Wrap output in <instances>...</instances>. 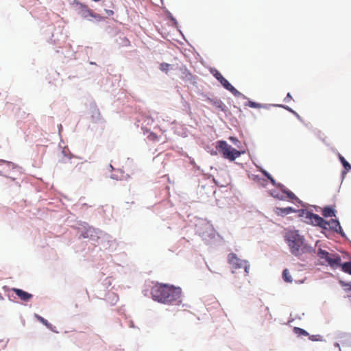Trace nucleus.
<instances>
[{"label":"nucleus","instance_id":"f257e3e1","mask_svg":"<svg viewBox=\"0 0 351 351\" xmlns=\"http://www.w3.org/2000/svg\"><path fill=\"white\" fill-rule=\"evenodd\" d=\"M154 300L165 304L179 305L181 302L182 290L167 284L156 283L151 289Z\"/></svg>","mask_w":351,"mask_h":351},{"label":"nucleus","instance_id":"f03ea898","mask_svg":"<svg viewBox=\"0 0 351 351\" xmlns=\"http://www.w3.org/2000/svg\"><path fill=\"white\" fill-rule=\"evenodd\" d=\"M285 241L287 243L291 253L295 256L311 251V247L304 243L303 237L297 230L287 232L285 235Z\"/></svg>","mask_w":351,"mask_h":351},{"label":"nucleus","instance_id":"7ed1b4c3","mask_svg":"<svg viewBox=\"0 0 351 351\" xmlns=\"http://www.w3.org/2000/svg\"><path fill=\"white\" fill-rule=\"evenodd\" d=\"M227 261L230 265V269L233 274H236L238 270L243 269L244 270V276L249 275L250 265L247 261L239 258L234 253H230L228 255Z\"/></svg>","mask_w":351,"mask_h":351},{"label":"nucleus","instance_id":"20e7f679","mask_svg":"<svg viewBox=\"0 0 351 351\" xmlns=\"http://www.w3.org/2000/svg\"><path fill=\"white\" fill-rule=\"evenodd\" d=\"M317 254L322 261V265L327 264L334 269L339 267L341 265V259L337 254L329 253L326 250L319 249Z\"/></svg>","mask_w":351,"mask_h":351},{"label":"nucleus","instance_id":"39448f33","mask_svg":"<svg viewBox=\"0 0 351 351\" xmlns=\"http://www.w3.org/2000/svg\"><path fill=\"white\" fill-rule=\"evenodd\" d=\"M216 148L224 158L228 159L230 161H234L241 155V152L237 150L224 141H218Z\"/></svg>","mask_w":351,"mask_h":351},{"label":"nucleus","instance_id":"423d86ee","mask_svg":"<svg viewBox=\"0 0 351 351\" xmlns=\"http://www.w3.org/2000/svg\"><path fill=\"white\" fill-rule=\"evenodd\" d=\"M305 219L307 223L317 226L322 228H325L326 221L317 214L307 212L305 215Z\"/></svg>","mask_w":351,"mask_h":351},{"label":"nucleus","instance_id":"0eeeda50","mask_svg":"<svg viewBox=\"0 0 351 351\" xmlns=\"http://www.w3.org/2000/svg\"><path fill=\"white\" fill-rule=\"evenodd\" d=\"M329 228L330 230L343 235V230L340 226V223L337 219H330V221H326V223L325 228L324 229H327Z\"/></svg>","mask_w":351,"mask_h":351},{"label":"nucleus","instance_id":"6e6552de","mask_svg":"<svg viewBox=\"0 0 351 351\" xmlns=\"http://www.w3.org/2000/svg\"><path fill=\"white\" fill-rule=\"evenodd\" d=\"M180 77L185 82H189L191 84H194L195 82V77L192 75V73L186 68L181 67L180 69Z\"/></svg>","mask_w":351,"mask_h":351},{"label":"nucleus","instance_id":"1a4fd4ad","mask_svg":"<svg viewBox=\"0 0 351 351\" xmlns=\"http://www.w3.org/2000/svg\"><path fill=\"white\" fill-rule=\"evenodd\" d=\"M13 292L16 293V295L23 301L27 302L29 301L30 299L32 298V295L17 288H13L12 289Z\"/></svg>","mask_w":351,"mask_h":351},{"label":"nucleus","instance_id":"9d476101","mask_svg":"<svg viewBox=\"0 0 351 351\" xmlns=\"http://www.w3.org/2000/svg\"><path fill=\"white\" fill-rule=\"evenodd\" d=\"M295 212V210L292 207H287V208H276L275 213L276 215L280 216H285L289 213Z\"/></svg>","mask_w":351,"mask_h":351},{"label":"nucleus","instance_id":"9b49d317","mask_svg":"<svg viewBox=\"0 0 351 351\" xmlns=\"http://www.w3.org/2000/svg\"><path fill=\"white\" fill-rule=\"evenodd\" d=\"M206 101L208 104H211L215 108L219 109L221 111L224 110V104L220 99H213L208 98Z\"/></svg>","mask_w":351,"mask_h":351},{"label":"nucleus","instance_id":"f8f14e48","mask_svg":"<svg viewBox=\"0 0 351 351\" xmlns=\"http://www.w3.org/2000/svg\"><path fill=\"white\" fill-rule=\"evenodd\" d=\"M213 74L225 88H226L230 84L217 70H215V72L213 73Z\"/></svg>","mask_w":351,"mask_h":351},{"label":"nucleus","instance_id":"ddd939ff","mask_svg":"<svg viewBox=\"0 0 351 351\" xmlns=\"http://www.w3.org/2000/svg\"><path fill=\"white\" fill-rule=\"evenodd\" d=\"M106 300L110 305L113 306L119 301V295L114 292H110L108 293Z\"/></svg>","mask_w":351,"mask_h":351},{"label":"nucleus","instance_id":"4468645a","mask_svg":"<svg viewBox=\"0 0 351 351\" xmlns=\"http://www.w3.org/2000/svg\"><path fill=\"white\" fill-rule=\"evenodd\" d=\"M322 213L325 217L335 216V210L330 207H324L322 209Z\"/></svg>","mask_w":351,"mask_h":351},{"label":"nucleus","instance_id":"2eb2a0df","mask_svg":"<svg viewBox=\"0 0 351 351\" xmlns=\"http://www.w3.org/2000/svg\"><path fill=\"white\" fill-rule=\"evenodd\" d=\"M341 268V270L345 272L348 273L351 275V261L350 262H346L343 264L341 263L340 267Z\"/></svg>","mask_w":351,"mask_h":351},{"label":"nucleus","instance_id":"dca6fc26","mask_svg":"<svg viewBox=\"0 0 351 351\" xmlns=\"http://www.w3.org/2000/svg\"><path fill=\"white\" fill-rule=\"evenodd\" d=\"M339 158L346 171H350L351 169V165L348 163V162H347L346 160L341 154H339Z\"/></svg>","mask_w":351,"mask_h":351},{"label":"nucleus","instance_id":"f3484780","mask_svg":"<svg viewBox=\"0 0 351 351\" xmlns=\"http://www.w3.org/2000/svg\"><path fill=\"white\" fill-rule=\"evenodd\" d=\"M35 317L37 319V320H38L40 322H41L43 324L47 326L49 329H51L52 325L50 323H49L47 319H44L43 317L37 314L35 315Z\"/></svg>","mask_w":351,"mask_h":351},{"label":"nucleus","instance_id":"a211bd4d","mask_svg":"<svg viewBox=\"0 0 351 351\" xmlns=\"http://www.w3.org/2000/svg\"><path fill=\"white\" fill-rule=\"evenodd\" d=\"M293 332L295 334H296L298 336H301V335L309 336V334L307 331H306L305 330H304L302 328H298V327H295L293 328Z\"/></svg>","mask_w":351,"mask_h":351},{"label":"nucleus","instance_id":"6ab92c4d","mask_svg":"<svg viewBox=\"0 0 351 351\" xmlns=\"http://www.w3.org/2000/svg\"><path fill=\"white\" fill-rule=\"evenodd\" d=\"M282 278L287 282H291L292 278L287 269H284L282 272Z\"/></svg>","mask_w":351,"mask_h":351},{"label":"nucleus","instance_id":"aec40b11","mask_svg":"<svg viewBox=\"0 0 351 351\" xmlns=\"http://www.w3.org/2000/svg\"><path fill=\"white\" fill-rule=\"evenodd\" d=\"M226 89L230 91L234 96H239L241 95V93L238 91L232 85H231V84H230Z\"/></svg>","mask_w":351,"mask_h":351},{"label":"nucleus","instance_id":"412c9836","mask_svg":"<svg viewBox=\"0 0 351 351\" xmlns=\"http://www.w3.org/2000/svg\"><path fill=\"white\" fill-rule=\"evenodd\" d=\"M170 68H171V64H169L168 63L163 62V63H161L160 65V69L166 73H168Z\"/></svg>","mask_w":351,"mask_h":351},{"label":"nucleus","instance_id":"4be33fe9","mask_svg":"<svg viewBox=\"0 0 351 351\" xmlns=\"http://www.w3.org/2000/svg\"><path fill=\"white\" fill-rule=\"evenodd\" d=\"M246 106H249L250 108H261L262 105L261 104L256 103L254 101H249L246 104Z\"/></svg>","mask_w":351,"mask_h":351},{"label":"nucleus","instance_id":"5701e85b","mask_svg":"<svg viewBox=\"0 0 351 351\" xmlns=\"http://www.w3.org/2000/svg\"><path fill=\"white\" fill-rule=\"evenodd\" d=\"M263 173L270 180L271 183L273 184V185H276V181L275 180L272 178V176L268 173L265 170H263L262 171Z\"/></svg>","mask_w":351,"mask_h":351},{"label":"nucleus","instance_id":"b1692460","mask_svg":"<svg viewBox=\"0 0 351 351\" xmlns=\"http://www.w3.org/2000/svg\"><path fill=\"white\" fill-rule=\"evenodd\" d=\"M320 337H321L319 335H309L308 336L309 339L313 341H319Z\"/></svg>","mask_w":351,"mask_h":351},{"label":"nucleus","instance_id":"393cba45","mask_svg":"<svg viewBox=\"0 0 351 351\" xmlns=\"http://www.w3.org/2000/svg\"><path fill=\"white\" fill-rule=\"evenodd\" d=\"M287 197H289L291 199H294L296 198L295 194L292 193L291 191H289V193L287 194Z\"/></svg>","mask_w":351,"mask_h":351},{"label":"nucleus","instance_id":"a878e982","mask_svg":"<svg viewBox=\"0 0 351 351\" xmlns=\"http://www.w3.org/2000/svg\"><path fill=\"white\" fill-rule=\"evenodd\" d=\"M291 99H292V97H291V94L289 93H287V97L285 98V101L288 102V101H291Z\"/></svg>","mask_w":351,"mask_h":351},{"label":"nucleus","instance_id":"bb28decb","mask_svg":"<svg viewBox=\"0 0 351 351\" xmlns=\"http://www.w3.org/2000/svg\"><path fill=\"white\" fill-rule=\"evenodd\" d=\"M123 45L125 46H128L130 45V41L127 38H123Z\"/></svg>","mask_w":351,"mask_h":351},{"label":"nucleus","instance_id":"cd10ccee","mask_svg":"<svg viewBox=\"0 0 351 351\" xmlns=\"http://www.w3.org/2000/svg\"><path fill=\"white\" fill-rule=\"evenodd\" d=\"M0 162H3V163H6L8 164V165H11V162H7L5 160H1Z\"/></svg>","mask_w":351,"mask_h":351},{"label":"nucleus","instance_id":"c85d7f7f","mask_svg":"<svg viewBox=\"0 0 351 351\" xmlns=\"http://www.w3.org/2000/svg\"><path fill=\"white\" fill-rule=\"evenodd\" d=\"M87 12L88 13V14L91 16H95V15L93 14V12L90 10H88Z\"/></svg>","mask_w":351,"mask_h":351},{"label":"nucleus","instance_id":"c756f323","mask_svg":"<svg viewBox=\"0 0 351 351\" xmlns=\"http://www.w3.org/2000/svg\"><path fill=\"white\" fill-rule=\"evenodd\" d=\"M289 190L285 189L282 190V192H283L284 193H285L286 195L289 193Z\"/></svg>","mask_w":351,"mask_h":351},{"label":"nucleus","instance_id":"7c9ffc66","mask_svg":"<svg viewBox=\"0 0 351 351\" xmlns=\"http://www.w3.org/2000/svg\"><path fill=\"white\" fill-rule=\"evenodd\" d=\"M289 190L285 189L282 190V192H283L284 193H285L286 195L289 193Z\"/></svg>","mask_w":351,"mask_h":351},{"label":"nucleus","instance_id":"2f4dec72","mask_svg":"<svg viewBox=\"0 0 351 351\" xmlns=\"http://www.w3.org/2000/svg\"><path fill=\"white\" fill-rule=\"evenodd\" d=\"M284 108H285V109H287V110H289V111L293 112V110H291L289 108H288V107H284Z\"/></svg>","mask_w":351,"mask_h":351},{"label":"nucleus","instance_id":"473e14b6","mask_svg":"<svg viewBox=\"0 0 351 351\" xmlns=\"http://www.w3.org/2000/svg\"><path fill=\"white\" fill-rule=\"evenodd\" d=\"M276 197L277 198H278V199H282V197H279V196H278V195H276Z\"/></svg>","mask_w":351,"mask_h":351}]
</instances>
